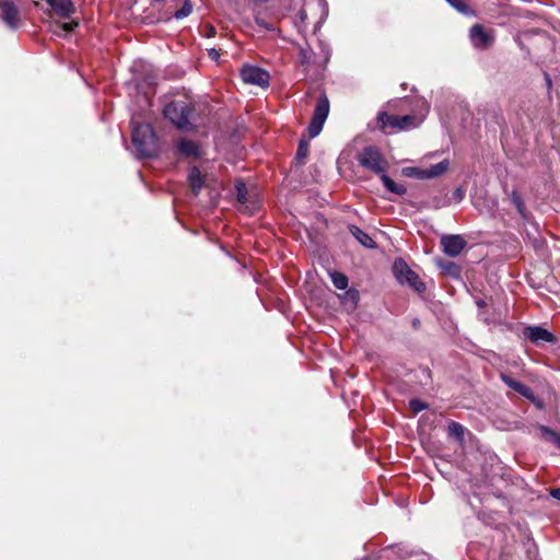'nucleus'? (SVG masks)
Masks as SVG:
<instances>
[{
	"instance_id": "nucleus-30",
	"label": "nucleus",
	"mask_w": 560,
	"mask_h": 560,
	"mask_svg": "<svg viewBox=\"0 0 560 560\" xmlns=\"http://www.w3.org/2000/svg\"><path fill=\"white\" fill-rule=\"evenodd\" d=\"M443 268L454 277L459 276V268L455 262L448 261L445 265H443Z\"/></svg>"
},
{
	"instance_id": "nucleus-21",
	"label": "nucleus",
	"mask_w": 560,
	"mask_h": 560,
	"mask_svg": "<svg viewBox=\"0 0 560 560\" xmlns=\"http://www.w3.org/2000/svg\"><path fill=\"white\" fill-rule=\"evenodd\" d=\"M330 279H331L334 285L339 290H345L348 287V282H349L348 278L346 275H343L341 272H338V271L330 272Z\"/></svg>"
},
{
	"instance_id": "nucleus-16",
	"label": "nucleus",
	"mask_w": 560,
	"mask_h": 560,
	"mask_svg": "<svg viewBox=\"0 0 560 560\" xmlns=\"http://www.w3.org/2000/svg\"><path fill=\"white\" fill-rule=\"evenodd\" d=\"M380 178L388 191L399 196L406 194L407 189L405 185L395 183L389 176L385 174V172L380 176Z\"/></svg>"
},
{
	"instance_id": "nucleus-29",
	"label": "nucleus",
	"mask_w": 560,
	"mask_h": 560,
	"mask_svg": "<svg viewBox=\"0 0 560 560\" xmlns=\"http://www.w3.org/2000/svg\"><path fill=\"white\" fill-rule=\"evenodd\" d=\"M409 406L415 413H418L428 408V405L419 399L410 400Z\"/></svg>"
},
{
	"instance_id": "nucleus-40",
	"label": "nucleus",
	"mask_w": 560,
	"mask_h": 560,
	"mask_svg": "<svg viewBox=\"0 0 560 560\" xmlns=\"http://www.w3.org/2000/svg\"><path fill=\"white\" fill-rule=\"evenodd\" d=\"M255 2H258V3H264V2H267L268 0H254Z\"/></svg>"
},
{
	"instance_id": "nucleus-14",
	"label": "nucleus",
	"mask_w": 560,
	"mask_h": 560,
	"mask_svg": "<svg viewBox=\"0 0 560 560\" xmlns=\"http://www.w3.org/2000/svg\"><path fill=\"white\" fill-rule=\"evenodd\" d=\"M349 230H350V233L352 234V236L364 247L374 248L376 246L373 238L368 233L362 231L360 228H358L355 225H350Z\"/></svg>"
},
{
	"instance_id": "nucleus-5",
	"label": "nucleus",
	"mask_w": 560,
	"mask_h": 560,
	"mask_svg": "<svg viewBox=\"0 0 560 560\" xmlns=\"http://www.w3.org/2000/svg\"><path fill=\"white\" fill-rule=\"evenodd\" d=\"M393 272L400 283H407L418 292L425 289V284L419 279L418 275L401 258L394 261Z\"/></svg>"
},
{
	"instance_id": "nucleus-38",
	"label": "nucleus",
	"mask_w": 560,
	"mask_h": 560,
	"mask_svg": "<svg viewBox=\"0 0 560 560\" xmlns=\"http://www.w3.org/2000/svg\"><path fill=\"white\" fill-rule=\"evenodd\" d=\"M545 80H546L547 86L551 88L552 81H551V78H550V75L548 73L545 74Z\"/></svg>"
},
{
	"instance_id": "nucleus-7",
	"label": "nucleus",
	"mask_w": 560,
	"mask_h": 560,
	"mask_svg": "<svg viewBox=\"0 0 560 560\" xmlns=\"http://www.w3.org/2000/svg\"><path fill=\"white\" fill-rule=\"evenodd\" d=\"M241 77L245 83L255 84L261 88L269 85V73L255 66H244L241 70Z\"/></svg>"
},
{
	"instance_id": "nucleus-1",
	"label": "nucleus",
	"mask_w": 560,
	"mask_h": 560,
	"mask_svg": "<svg viewBox=\"0 0 560 560\" xmlns=\"http://www.w3.org/2000/svg\"><path fill=\"white\" fill-rule=\"evenodd\" d=\"M132 144L139 158H151L158 152V138L149 124H138L132 129Z\"/></svg>"
},
{
	"instance_id": "nucleus-27",
	"label": "nucleus",
	"mask_w": 560,
	"mask_h": 560,
	"mask_svg": "<svg viewBox=\"0 0 560 560\" xmlns=\"http://www.w3.org/2000/svg\"><path fill=\"white\" fill-rule=\"evenodd\" d=\"M511 201L515 206L517 212L522 217H524L525 215V205H524L522 197L516 191H513L511 194Z\"/></svg>"
},
{
	"instance_id": "nucleus-26",
	"label": "nucleus",
	"mask_w": 560,
	"mask_h": 560,
	"mask_svg": "<svg viewBox=\"0 0 560 560\" xmlns=\"http://www.w3.org/2000/svg\"><path fill=\"white\" fill-rule=\"evenodd\" d=\"M402 172L406 176L425 179V168L405 167Z\"/></svg>"
},
{
	"instance_id": "nucleus-13",
	"label": "nucleus",
	"mask_w": 560,
	"mask_h": 560,
	"mask_svg": "<svg viewBox=\"0 0 560 560\" xmlns=\"http://www.w3.org/2000/svg\"><path fill=\"white\" fill-rule=\"evenodd\" d=\"M177 149L182 155L187 158H198L200 155L197 143L188 139H182L177 144Z\"/></svg>"
},
{
	"instance_id": "nucleus-11",
	"label": "nucleus",
	"mask_w": 560,
	"mask_h": 560,
	"mask_svg": "<svg viewBox=\"0 0 560 560\" xmlns=\"http://www.w3.org/2000/svg\"><path fill=\"white\" fill-rule=\"evenodd\" d=\"M525 338L530 340L533 343L553 342L555 337L547 329L539 326L526 327L523 331Z\"/></svg>"
},
{
	"instance_id": "nucleus-4",
	"label": "nucleus",
	"mask_w": 560,
	"mask_h": 560,
	"mask_svg": "<svg viewBox=\"0 0 560 560\" xmlns=\"http://www.w3.org/2000/svg\"><path fill=\"white\" fill-rule=\"evenodd\" d=\"M358 161L362 167H364L380 176L384 172H386V168L388 166L386 159L383 156V154L380 152V150L375 147L364 148L359 153Z\"/></svg>"
},
{
	"instance_id": "nucleus-15",
	"label": "nucleus",
	"mask_w": 560,
	"mask_h": 560,
	"mask_svg": "<svg viewBox=\"0 0 560 560\" xmlns=\"http://www.w3.org/2000/svg\"><path fill=\"white\" fill-rule=\"evenodd\" d=\"M501 380L506 384L510 388L514 389L518 394H521L524 397H529L532 394V390L528 386L525 384L512 378L511 376L506 374H501Z\"/></svg>"
},
{
	"instance_id": "nucleus-39",
	"label": "nucleus",
	"mask_w": 560,
	"mask_h": 560,
	"mask_svg": "<svg viewBox=\"0 0 560 560\" xmlns=\"http://www.w3.org/2000/svg\"><path fill=\"white\" fill-rule=\"evenodd\" d=\"M557 448L560 450V434L558 435V438L556 439V442L553 444Z\"/></svg>"
},
{
	"instance_id": "nucleus-8",
	"label": "nucleus",
	"mask_w": 560,
	"mask_h": 560,
	"mask_svg": "<svg viewBox=\"0 0 560 560\" xmlns=\"http://www.w3.org/2000/svg\"><path fill=\"white\" fill-rule=\"evenodd\" d=\"M467 242L462 235L450 234L441 237V246L443 252L450 257L458 256L466 247Z\"/></svg>"
},
{
	"instance_id": "nucleus-36",
	"label": "nucleus",
	"mask_w": 560,
	"mask_h": 560,
	"mask_svg": "<svg viewBox=\"0 0 560 560\" xmlns=\"http://www.w3.org/2000/svg\"><path fill=\"white\" fill-rule=\"evenodd\" d=\"M298 16H299L301 22H304L306 20V18H307L305 10H303V9L300 10L299 13H298Z\"/></svg>"
},
{
	"instance_id": "nucleus-24",
	"label": "nucleus",
	"mask_w": 560,
	"mask_h": 560,
	"mask_svg": "<svg viewBox=\"0 0 560 560\" xmlns=\"http://www.w3.org/2000/svg\"><path fill=\"white\" fill-rule=\"evenodd\" d=\"M307 154H308V142L303 139L299 143L295 159L299 163H304V160L306 159Z\"/></svg>"
},
{
	"instance_id": "nucleus-12",
	"label": "nucleus",
	"mask_w": 560,
	"mask_h": 560,
	"mask_svg": "<svg viewBox=\"0 0 560 560\" xmlns=\"http://www.w3.org/2000/svg\"><path fill=\"white\" fill-rule=\"evenodd\" d=\"M51 7L54 12L61 18H68L73 11V4L71 0H46Z\"/></svg>"
},
{
	"instance_id": "nucleus-19",
	"label": "nucleus",
	"mask_w": 560,
	"mask_h": 560,
	"mask_svg": "<svg viewBox=\"0 0 560 560\" xmlns=\"http://www.w3.org/2000/svg\"><path fill=\"white\" fill-rule=\"evenodd\" d=\"M342 304L349 310H354L359 301V293L355 290H348L342 295Z\"/></svg>"
},
{
	"instance_id": "nucleus-2",
	"label": "nucleus",
	"mask_w": 560,
	"mask_h": 560,
	"mask_svg": "<svg viewBox=\"0 0 560 560\" xmlns=\"http://www.w3.org/2000/svg\"><path fill=\"white\" fill-rule=\"evenodd\" d=\"M191 103L187 100L173 101L163 110L165 118L179 129H189L191 127Z\"/></svg>"
},
{
	"instance_id": "nucleus-37",
	"label": "nucleus",
	"mask_w": 560,
	"mask_h": 560,
	"mask_svg": "<svg viewBox=\"0 0 560 560\" xmlns=\"http://www.w3.org/2000/svg\"><path fill=\"white\" fill-rule=\"evenodd\" d=\"M209 56H210L212 59L217 60V59L219 58V52H218V50H217V49L212 48V49H210V50H209Z\"/></svg>"
},
{
	"instance_id": "nucleus-22",
	"label": "nucleus",
	"mask_w": 560,
	"mask_h": 560,
	"mask_svg": "<svg viewBox=\"0 0 560 560\" xmlns=\"http://www.w3.org/2000/svg\"><path fill=\"white\" fill-rule=\"evenodd\" d=\"M539 431H540V438L546 441V442H549V443H552L555 444L556 442V439L558 438V435L560 434L559 432L552 430L551 428L547 427V425H539Z\"/></svg>"
},
{
	"instance_id": "nucleus-33",
	"label": "nucleus",
	"mask_w": 560,
	"mask_h": 560,
	"mask_svg": "<svg viewBox=\"0 0 560 560\" xmlns=\"http://www.w3.org/2000/svg\"><path fill=\"white\" fill-rule=\"evenodd\" d=\"M205 35H206L207 37H212V36H214V35H215V27H214V26H212V25H207V26L205 27Z\"/></svg>"
},
{
	"instance_id": "nucleus-9",
	"label": "nucleus",
	"mask_w": 560,
	"mask_h": 560,
	"mask_svg": "<svg viewBox=\"0 0 560 560\" xmlns=\"http://www.w3.org/2000/svg\"><path fill=\"white\" fill-rule=\"evenodd\" d=\"M0 10L4 23L12 30H16L20 24V11L13 0H0Z\"/></svg>"
},
{
	"instance_id": "nucleus-17",
	"label": "nucleus",
	"mask_w": 560,
	"mask_h": 560,
	"mask_svg": "<svg viewBox=\"0 0 560 560\" xmlns=\"http://www.w3.org/2000/svg\"><path fill=\"white\" fill-rule=\"evenodd\" d=\"M189 182L191 186V190L195 196H197L200 189L203 186V178L201 176L200 171L197 167H192L189 172Z\"/></svg>"
},
{
	"instance_id": "nucleus-31",
	"label": "nucleus",
	"mask_w": 560,
	"mask_h": 560,
	"mask_svg": "<svg viewBox=\"0 0 560 560\" xmlns=\"http://www.w3.org/2000/svg\"><path fill=\"white\" fill-rule=\"evenodd\" d=\"M299 57H300V62L302 65H306L311 61V54L306 49H301Z\"/></svg>"
},
{
	"instance_id": "nucleus-3",
	"label": "nucleus",
	"mask_w": 560,
	"mask_h": 560,
	"mask_svg": "<svg viewBox=\"0 0 560 560\" xmlns=\"http://www.w3.org/2000/svg\"><path fill=\"white\" fill-rule=\"evenodd\" d=\"M377 126L384 132H392L393 130L412 129L418 126V122L412 115L397 116L381 112L377 116Z\"/></svg>"
},
{
	"instance_id": "nucleus-23",
	"label": "nucleus",
	"mask_w": 560,
	"mask_h": 560,
	"mask_svg": "<svg viewBox=\"0 0 560 560\" xmlns=\"http://www.w3.org/2000/svg\"><path fill=\"white\" fill-rule=\"evenodd\" d=\"M448 434L458 441L464 440V427L455 421H451L447 425Z\"/></svg>"
},
{
	"instance_id": "nucleus-25",
	"label": "nucleus",
	"mask_w": 560,
	"mask_h": 560,
	"mask_svg": "<svg viewBox=\"0 0 560 560\" xmlns=\"http://www.w3.org/2000/svg\"><path fill=\"white\" fill-rule=\"evenodd\" d=\"M192 12V4L190 0H185L184 5L174 13V18L177 20L187 18Z\"/></svg>"
},
{
	"instance_id": "nucleus-34",
	"label": "nucleus",
	"mask_w": 560,
	"mask_h": 560,
	"mask_svg": "<svg viewBox=\"0 0 560 560\" xmlns=\"http://www.w3.org/2000/svg\"><path fill=\"white\" fill-rule=\"evenodd\" d=\"M550 495L557 500H560V488L552 489Z\"/></svg>"
},
{
	"instance_id": "nucleus-18",
	"label": "nucleus",
	"mask_w": 560,
	"mask_h": 560,
	"mask_svg": "<svg viewBox=\"0 0 560 560\" xmlns=\"http://www.w3.org/2000/svg\"><path fill=\"white\" fill-rule=\"evenodd\" d=\"M448 168V162L442 161L430 167L425 168V179L439 177L444 174Z\"/></svg>"
},
{
	"instance_id": "nucleus-32",
	"label": "nucleus",
	"mask_w": 560,
	"mask_h": 560,
	"mask_svg": "<svg viewBox=\"0 0 560 560\" xmlns=\"http://www.w3.org/2000/svg\"><path fill=\"white\" fill-rule=\"evenodd\" d=\"M78 25V23L75 22H70V23H62L59 25V27L61 28L62 32L65 33H70L74 30V27Z\"/></svg>"
},
{
	"instance_id": "nucleus-28",
	"label": "nucleus",
	"mask_w": 560,
	"mask_h": 560,
	"mask_svg": "<svg viewBox=\"0 0 560 560\" xmlns=\"http://www.w3.org/2000/svg\"><path fill=\"white\" fill-rule=\"evenodd\" d=\"M236 194H237V200L240 203H245L247 201V188L246 185L243 182H238L235 186Z\"/></svg>"
},
{
	"instance_id": "nucleus-20",
	"label": "nucleus",
	"mask_w": 560,
	"mask_h": 560,
	"mask_svg": "<svg viewBox=\"0 0 560 560\" xmlns=\"http://www.w3.org/2000/svg\"><path fill=\"white\" fill-rule=\"evenodd\" d=\"M451 7L465 15H472L474 11L469 8L465 0H445Z\"/></svg>"
},
{
	"instance_id": "nucleus-10",
	"label": "nucleus",
	"mask_w": 560,
	"mask_h": 560,
	"mask_svg": "<svg viewBox=\"0 0 560 560\" xmlns=\"http://www.w3.org/2000/svg\"><path fill=\"white\" fill-rule=\"evenodd\" d=\"M469 38L472 46L478 49H486L493 42V36L479 24L471 26Z\"/></svg>"
},
{
	"instance_id": "nucleus-35",
	"label": "nucleus",
	"mask_w": 560,
	"mask_h": 560,
	"mask_svg": "<svg viewBox=\"0 0 560 560\" xmlns=\"http://www.w3.org/2000/svg\"><path fill=\"white\" fill-rule=\"evenodd\" d=\"M454 196L458 199V200H462L463 197H464V190L462 188H457L455 189L454 191Z\"/></svg>"
},
{
	"instance_id": "nucleus-6",
	"label": "nucleus",
	"mask_w": 560,
	"mask_h": 560,
	"mask_svg": "<svg viewBox=\"0 0 560 560\" xmlns=\"http://www.w3.org/2000/svg\"><path fill=\"white\" fill-rule=\"evenodd\" d=\"M329 114V101L325 94H322L316 103L314 114L308 126V135L311 138L317 137Z\"/></svg>"
}]
</instances>
